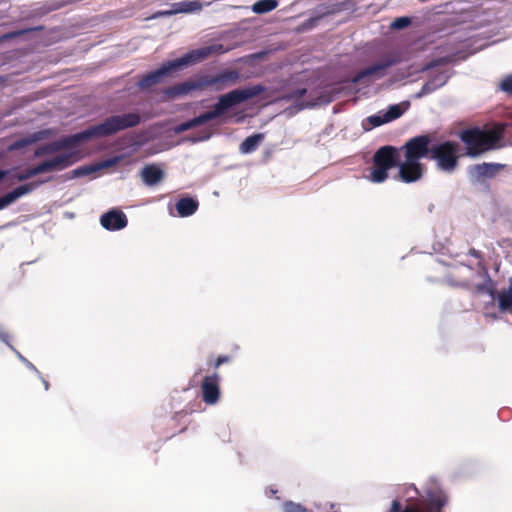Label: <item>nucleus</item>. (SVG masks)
I'll list each match as a JSON object with an SVG mask.
<instances>
[{
  "label": "nucleus",
  "mask_w": 512,
  "mask_h": 512,
  "mask_svg": "<svg viewBox=\"0 0 512 512\" xmlns=\"http://www.w3.org/2000/svg\"><path fill=\"white\" fill-rule=\"evenodd\" d=\"M141 176L143 179V182L148 186H153L159 183L163 177L164 173L163 171L157 167L154 164L146 165L142 171Z\"/></svg>",
  "instance_id": "nucleus-18"
},
{
  "label": "nucleus",
  "mask_w": 512,
  "mask_h": 512,
  "mask_svg": "<svg viewBox=\"0 0 512 512\" xmlns=\"http://www.w3.org/2000/svg\"><path fill=\"white\" fill-rule=\"evenodd\" d=\"M503 137L504 128L501 126L490 129L471 127L459 133V138L465 145V154L471 158L501 148Z\"/></svg>",
  "instance_id": "nucleus-4"
},
{
  "label": "nucleus",
  "mask_w": 512,
  "mask_h": 512,
  "mask_svg": "<svg viewBox=\"0 0 512 512\" xmlns=\"http://www.w3.org/2000/svg\"><path fill=\"white\" fill-rule=\"evenodd\" d=\"M100 223L105 229L116 231L125 228L128 220L122 211L113 209L101 216Z\"/></svg>",
  "instance_id": "nucleus-14"
},
{
  "label": "nucleus",
  "mask_w": 512,
  "mask_h": 512,
  "mask_svg": "<svg viewBox=\"0 0 512 512\" xmlns=\"http://www.w3.org/2000/svg\"><path fill=\"white\" fill-rule=\"evenodd\" d=\"M0 339L6 343L12 350L16 351L12 345L9 344V334L6 332H0Z\"/></svg>",
  "instance_id": "nucleus-34"
},
{
  "label": "nucleus",
  "mask_w": 512,
  "mask_h": 512,
  "mask_svg": "<svg viewBox=\"0 0 512 512\" xmlns=\"http://www.w3.org/2000/svg\"><path fill=\"white\" fill-rule=\"evenodd\" d=\"M41 30H43V26H37V27H32V28L16 30V31H12V32L7 33L4 36V38H6V39H13V38H17V37H20L22 35H25L27 33L33 32V31H41Z\"/></svg>",
  "instance_id": "nucleus-27"
},
{
  "label": "nucleus",
  "mask_w": 512,
  "mask_h": 512,
  "mask_svg": "<svg viewBox=\"0 0 512 512\" xmlns=\"http://www.w3.org/2000/svg\"><path fill=\"white\" fill-rule=\"evenodd\" d=\"M427 140V157L436 162V166L440 171L447 173L454 172L459 165V148L460 145L456 141L445 140L440 143L431 145V136L428 134L419 135Z\"/></svg>",
  "instance_id": "nucleus-7"
},
{
  "label": "nucleus",
  "mask_w": 512,
  "mask_h": 512,
  "mask_svg": "<svg viewBox=\"0 0 512 512\" xmlns=\"http://www.w3.org/2000/svg\"><path fill=\"white\" fill-rule=\"evenodd\" d=\"M398 63V60L393 57H389L381 62H377L369 67H366L357 72L351 79L354 84H361L365 81H369L370 78H381L384 76V71Z\"/></svg>",
  "instance_id": "nucleus-12"
},
{
  "label": "nucleus",
  "mask_w": 512,
  "mask_h": 512,
  "mask_svg": "<svg viewBox=\"0 0 512 512\" xmlns=\"http://www.w3.org/2000/svg\"><path fill=\"white\" fill-rule=\"evenodd\" d=\"M468 255H470L472 257H475L476 259L479 260L478 261V267H479L480 271L483 273V275H487V267L485 265L484 257H483L482 252H480L479 250H476L474 248H471L468 251Z\"/></svg>",
  "instance_id": "nucleus-26"
},
{
  "label": "nucleus",
  "mask_w": 512,
  "mask_h": 512,
  "mask_svg": "<svg viewBox=\"0 0 512 512\" xmlns=\"http://www.w3.org/2000/svg\"><path fill=\"white\" fill-rule=\"evenodd\" d=\"M277 6V0H260L253 4L252 11L256 14H264L274 10Z\"/></svg>",
  "instance_id": "nucleus-23"
},
{
  "label": "nucleus",
  "mask_w": 512,
  "mask_h": 512,
  "mask_svg": "<svg viewBox=\"0 0 512 512\" xmlns=\"http://www.w3.org/2000/svg\"><path fill=\"white\" fill-rule=\"evenodd\" d=\"M435 64H436V62H432V63L428 64V65L424 68V70H428V69H430V68L434 67V66H435Z\"/></svg>",
  "instance_id": "nucleus-37"
},
{
  "label": "nucleus",
  "mask_w": 512,
  "mask_h": 512,
  "mask_svg": "<svg viewBox=\"0 0 512 512\" xmlns=\"http://www.w3.org/2000/svg\"><path fill=\"white\" fill-rule=\"evenodd\" d=\"M404 110L400 107V105L395 104L391 105L388 110L384 113L386 117V121L390 122L397 118H399L403 114Z\"/></svg>",
  "instance_id": "nucleus-24"
},
{
  "label": "nucleus",
  "mask_w": 512,
  "mask_h": 512,
  "mask_svg": "<svg viewBox=\"0 0 512 512\" xmlns=\"http://www.w3.org/2000/svg\"><path fill=\"white\" fill-rule=\"evenodd\" d=\"M224 52L225 49L222 44H213L191 50L187 52L184 56L172 61H168L158 69L142 76V78L138 81L137 85L140 89L150 88L153 85L161 83L165 77L170 76L172 72L176 71L177 69L183 66L200 63L208 57H210L211 55L222 54Z\"/></svg>",
  "instance_id": "nucleus-2"
},
{
  "label": "nucleus",
  "mask_w": 512,
  "mask_h": 512,
  "mask_svg": "<svg viewBox=\"0 0 512 512\" xmlns=\"http://www.w3.org/2000/svg\"><path fill=\"white\" fill-rule=\"evenodd\" d=\"M88 172H89V170L87 168H79V169L75 170L76 175L86 174Z\"/></svg>",
  "instance_id": "nucleus-35"
},
{
  "label": "nucleus",
  "mask_w": 512,
  "mask_h": 512,
  "mask_svg": "<svg viewBox=\"0 0 512 512\" xmlns=\"http://www.w3.org/2000/svg\"><path fill=\"white\" fill-rule=\"evenodd\" d=\"M498 305L501 312H508L512 309V284L500 291L498 294Z\"/></svg>",
  "instance_id": "nucleus-21"
},
{
  "label": "nucleus",
  "mask_w": 512,
  "mask_h": 512,
  "mask_svg": "<svg viewBox=\"0 0 512 512\" xmlns=\"http://www.w3.org/2000/svg\"><path fill=\"white\" fill-rule=\"evenodd\" d=\"M43 384H44L45 390H48L49 389V382L47 380L43 379Z\"/></svg>",
  "instance_id": "nucleus-38"
},
{
  "label": "nucleus",
  "mask_w": 512,
  "mask_h": 512,
  "mask_svg": "<svg viewBox=\"0 0 512 512\" xmlns=\"http://www.w3.org/2000/svg\"><path fill=\"white\" fill-rule=\"evenodd\" d=\"M428 505L426 508L418 504H410L402 507L399 500L395 499L391 503L389 512H442V508L448 503V495L442 489H431L427 492Z\"/></svg>",
  "instance_id": "nucleus-10"
},
{
  "label": "nucleus",
  "mask_w": 512,
  "mask_h": 512,
  "mask_svg": "<svg viewBox=\"0 0 512 512\" xmlns=\"http://www.w3.org/2000/svg\"><path fill=\"white\" fill-rule=\"evenodd\" d=\"M448 81V76L444 73H439L435 75L432 79L428 80L417 93L416 97L420 98L422 96L428 95L438 88L444 86Z\"/></svg>",
  "instance_id": "nucleus-17"
},
{
  "label": "nucleus",
  "mask_w": 512,
  "mask_h": 512,
  "mask_svg": "<svg viewBox=\"0 0 512 512\" xmlns=\"http://www.w3.org/2000/svg\"><path fill=\"white\" fill-rule=\"evenodd\" d=\"M28 366H29V368H30V369H32V370H34V371L38 372V370L36 369V367H35L33 364L28 363Z\"/></svg>",
  "instance_id": "nucleus-39"
},
{
  "label": "nucleus",
  "mask_w": 512,
  "mask_h": 512,
  "mask_svg": "<svg viewBox=\"0 0 512 512\" xmlns=\"http://www.w3.org/2000/svg\"><path fill=\"white\" fill-rule=\"evenodd\" d=\"M199 207V202L192 197H183L176 203V210L180 217L193 215Z\"/></svg>",
  "instance_id": "nucleus-19"
},
{
  "label": "nucleus",
  "mask_w": 512,
  "mask_h": 512,
  "mask_svg": "<svg viewBox=\"0 0 512 512\" xmlns=\"http://www.w3.org/2000/svg\"><path fill=\"white\" fill-rule=\"evenodd\" d=\"M202 400L208 405L216 404L221 395L220 376L217 372L207 375L201 382Z\"/></svg>",
  "instance_id": "nucleus-13"
},
{
  "label": "nucleus",
  "mask_w": 512,
  "mask_h": 512,
  "mask_svg": "<svg viewBox=\"0 0 512 512\" xmlns=\"http://www.w3.org/2000/svg\"><path fill=\"white\" fill-rule=\"evenodd\" d=\"M306 93H307L306 88H298V89L291 91L284 98L286 100L299 99V98L303 97Z\"/></svg>",
  "instance_id": "nucleus-32"
},
{
  "label": "nucleus",
  "mask_w": 512,
  "mask_h": 512,
  "mask_svg": "<svg viewBox=\"0 0 512 512\" xmlns=\"http://www.w3.org/2000/svg\"><path fill=\"white\" fill-rule=\"evenodd\" d=\"M203 3L199 0L181 1L172 4L171 10L160 11L155 16H171L178 13H192L202 10Z\"/></svg>",
  "instance_id": "nucleus-15"
},
{
  "label": "nucleus",
  "mask_w": 512,
  "mask_h": 512,
  "mask_svg": "<svg viewBox=\"0 0 512 512\" xmlns=\"http://www.w3.org/2000/svg\"><path fill=\"white\" fill-rule=\"evenodd\" d=\"M499 2H506L507 0H498Z\"/></svg>",
  "instance_id": "nucleus-42"
},
{
  "label": "nucleus",
  "mask_w": 512,
  "mask_h": 512,
  "mask_svg": "<svg viewBox=\"0 0 512 512\" xmlns=\"http://www.w3.org/2000/svg\"><path fill=\"white\" fill-rule=\"evenodd\" d=\"M263 139H264V134H262V133H257V134L248 136L240 144V147H239L240 152L243 154H249V153L254 152L257 149V147L259 146V144L262 142Z\"/></svg>",
  "instance_id": "nucleus-20"
},
{
  "label": "nucleus",
  "mask_w": 512,
  "mask_h": 512,
  "mask_svg": "<svg viewBox=\"0 0 512 512\" xmlns=\"http://www.w3.org/2000/svg\"><path fill=\"white\" fill-rule=\"evenodd\" d=\"M239 78V73L234 70L224 71L216 76H200L197 79H190L177 83L164 90L168 98H176L187 95L191 91H202L208 87H215L216 90H222L227 84L235 83Z\"/></svg>",
  "instance_id": "nucleus-6"
},
{
  "label": "nucleus",
  "mask_w": 512,
  "mask_h": 512,
  "mask_svg": "<svg viewBox=\"0 0 512 512\" xmlns=\"http://www.w3.org/2000/svg\"><path fill=\"white\" fill-rule=\"evenodd\" d=\"M404 162H399L397 179L404 183H413L422 178L425 167L420 159L427 157V140L424 137H412L402 147Z\"/></svg>",
  "instance_id": "nucleus-5"
},
{
  "label": "nucleus",
  "mask_w": 512,
  "mask_h": 512,
  "mask_svg": "<svg viewBox=\"0 0 512 512\" xmlns=\"http://www.w3.org/2000/svg\"><path fill=\"white\" fill-rule=\"evenodd\" d=\"M411 23L410 18L408 17H399L394 20L392 23V27L396 29H403L407 27Z\"/></svg>",
  "instance_id": "nucleus-31"
},
{
  "label": "nucleus",
  "mask_w": 512,
  "mask_h": 512,
  "mask_svg": "<svg viewBox=\"0 0 512 512\" xmlns=\"http://www.w3.org/2000/svg\"><path fill=\"white\" fill-rule=\"evenodd\" d=\"M41 138H42L41 132L33 133V134L29 135L28 137L21 138V139L16 140L15 142H13L9 146V150L15 151V150L22 149L24 147H27V146L37 142Z\"/></svg>",
  "instance_id": "nucleus-22"
},
{
  "label": "nucleus",
  "mask_w": 512,
  "mask_h": 512,
  "mask_svg": "<svg viewBox=\"0 0 512 512\" xmlns=\"http://www.w3.org/2000/svg\"><path fill=\"white\" fill-rule=\"evenodd\" d=\"M500 88L502 91L512 94V74L508 75L501 81Z\"/></svg>",
  "instance_id": "nucleus-30"
},
{
  "label": "nucleus",
  "mask_w": 512,
  "mask_h": 512,
  "mask_svg": "<svg viewBox=\"0 0 512 512\" xmlns=\"http://www.w3.org/2000/svg\"><path fill=\"white\" fill-rule=\"evenodd\" d=\"M8 174V171L6 170H0V181L6 177Z\"/></svg>",
  "instance_id": "nucleus-36"
},
{
  "label": "nucleus",
  "mask_w": 512,
  "mask_h": 512,
  "mask_svg": "<svg viewBox=\"0 0 512 512\" xmlns=\"http://www.w3.org/2000/svg\"><path fill=\"white\" fill-rule=\"evenodd\" d=\"M17 354L19 355L20 359L25 360V359L23 358V356H21V355H20V353H19V352H17Z\"/></svg>",
  "instance_id": "nucleus-41"
},
{
  "label": "nucleus",
  "mask_w": 512,
  "mask_h": 512,
  "mask_svg": "<svg viewBox=\"0 0 512 512\" xmlns=\"http://www.w3.org/2000/svg\"><path fill=\"white\" fill-rule=\"evenodd\" d=\"M400 162L398 149L394 146H382L373 155V167L369 180L382 183L388 178V171L398 167Z\"/></svg>",
  "instance_id": "nucleus-9"
},
{
  "label": "nucleus",
  "mask_w": 512,
  "mask_h": 512,
  "mask_svg": "<svg viewBox=\"0 0 512 512\" xmlns=\"http://www.w3.org/2000/svg\"><path fill=\"white\" fill-rule=\"evenodd\" d=\"M35 187H36V185L34 183H27V184L18 186L11 192L0 197V210L7 207L11 203L15 202L20 197L30 193Z\"/></svg>",
  "instance_id": "nucleus-16"
},
{
  "label": "nucleus",
  "mask_w": 512,
  "mask_h": 512,
  "mask_svg": "<svg viewBox=\"0 0 512 512\" xmlns=\"http://www.w3.org/2000/svg\"><path fill=\"white\" fill-rule=\"evenodd\" d=\"M484 276L487 278L486 281L484 283L476 285V289L478 292L489 293L490 295H493L494 289L492 287V280L489 277L488 273H487V275H484Z\"/></svg>",
  "instance_id": "nucleus-28"
},
{
  "label": "nucleus",
  "mask_w": 512,
  "mask_h": 512,
  "mask_svg": "<svg viewBox=\"0 0 512 512\" xmlns=\"http://www.w3.org/2000/svg\"><path fill=\"white\" fill-rule=\"evenodd\" d=\"M264 91V87L261 85H254L252 87L244 89H235L224 95H221L217 103L213 106V109L207 111L193 119L181 123L177 131L184 132L194 127L202 125L208 121L223 116L228 109L238 105L246 100L259 96Z\"/></svg>",
  "instance_id": "nucleus-3"
},
{
  "label": "nucleus",
  "mask_w": 512,
  "mask_h": 512,
  "mask_svg": "<svg viewBox=\"0 0 512 512\" xmlns=\"http://www.w3.org/2000/svg\"><path fill=\"white\" fill-rule=\"evenodd\" d=\"M507 168L506 164L483 162L468 167V175L473 182L482 183L486 179L495 178L501 171Z\"/></svg>",
  "instance_id": "nucleus-11"
},
{
  "label": "nucleus",
  "mask_w": 512,
  "mask_h": 512,
  "mask_svg": "<svg viewBox=\"0 0 512 512\" xmlns=\"http://www.w3.org/2000/svg\"><path fill=\"white\" fill-rule=\"evenodd\" d=\"M79 159L77 152H65L58 154L50 159H46L39 164L26 168L17 173L14 177L17 181H25L36 175L54 171H62L73 165Z\"/></svg>",
  "instance_id": "nucleus-8"
},
{
  "label": "nucleus",
  "mask_w": 512,
  "mask_h": 512,
  "mask_svg": "<svg viewBox=\"0 0 512 512\" xmlns=\"http://www.w3.org/2000/svg\"><path fill=\"white\" fill-rule=\"evenodd\" d=\"M284 512H312L302 506L300 503L285 501L282 505Z\"/></svg>",
  "instance_id": "nucleus-25"
},
{
  "label": "nucleus",
  "mask_w": 512,
  "mask_h": 512,
  "mask_svg": "<svg viewBox=\"0 0 512 512\" xmlns=\"http://www.w3.org/2000/svg\"><path fill=\"white\" fill-rule=\"evenodd\" d=\"M209 136H210L209 134H206L204 137L200 138V140H206L209 138Z\"/></svg>",
  "instance_id": "nucleus-40"
},
{
  "label": "nucleus",
  "mask_w": 512,
  "mask_h": 512,
  "mask_svg": "<svg viewBox=\"0 0 512 512\" xmlns=\"http://www.w3.org/2000/svg\"><path fill=\"white\" fill-rule=\"evenodd\" d=\"M140 123L141 115L138 112L112 115L105 118L101 123L90 126L79 133L68 135L37 147L34 151V157L40 158L53 155L62 150L72 149L87 140L109 137L120 131L134 128Z\"/></svg>",
  "instance_id": "nucleus-1"
},
{
  "label": "nucleus",
  "mask_w": 512,
  "mask_h": 512,
  "mask_svg": "<svg viewBox=\"0 0 512 512\" xmlns=\"http://www.w3.org/2000/svg\"><path fill=\"white\" fill-rule=\"evenodd\" d=\"M367 121L371 124L372 127H378L382 124L388 123L386 121V117L384 114L383 115L377 114V115L369 116L367 118Z\"/></svg>",
  "instance_id": "nucleus-29"
},
{
  "label": "nucleus",
  "mask_w": 512,
  "mask_h": 512,
  "mask_svg": "<svg viewBox=\"0 0 512 512\" xmlns=\"http://www.w3.org/2000/svg\"><path fill=\"white\" fill-rule=\"evenodd\" d=\"M231 360L230 356H227V355H221V356H218L214 363H213V367L215 369H218L222 364L224 363H227Z\"/></svg>",
  "instance_id": "nucleus-33"
}]
</instances>
